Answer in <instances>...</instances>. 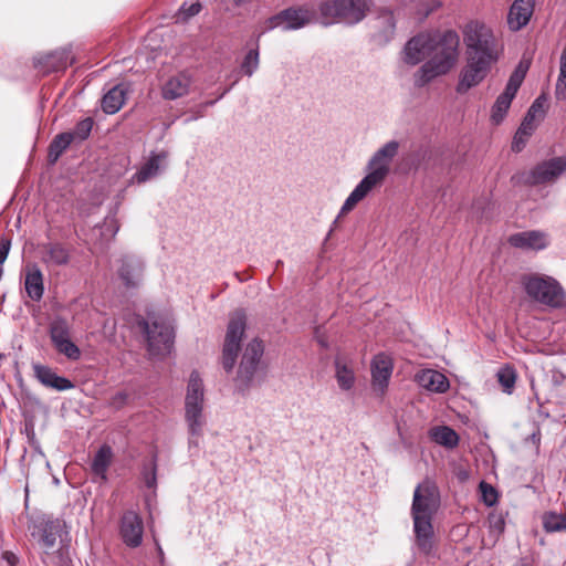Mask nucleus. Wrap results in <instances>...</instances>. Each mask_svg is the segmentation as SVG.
Masks as SVG:
<instances>
[{
    "label": "nucleus",
    "mask_w": 566,
    "mask_h": 566,
    "mask_svg": "<svg viewBox=\"0 0 566 566\" xmlns=\"http://www.w3.org/2000/svg\"><path fill=\"white\" fill-rule=\"evenodd\" d=\"M460 39L455 31L432 34L431 57L415 73V85L422 87L437 76L447 74L459 56Z\"/></svg>",
    "instance_id": "nucleus-1"
},
{
    "label": "nucleus",
    "mask_w": 566,
    "mask_h": 566,
    "mask_svg": "<svg viewBox=\"0 0 566 566\" xmlns=\"http://www.w3.org/2000/svg\"><path fill=\"white\" fill-rule=\"evenodd\" d=\"M460 39L455 31L432 34L431 57L415 73V85L422 87L437 76L447 74L459 56Z\"/></svg>",
    "instance_id": "nucleus-2"
},
{
    "label": "nucleus",
    "mask_w": 566,
    "mask_h": 566,
    "mask_svg": "<svg viewBox=\"0 0 566 566\" xmlns=\"http://www.w3.org/2000/svg\"><path fill=\"white\" fill-rule=\"evenodd\" d=\"M370 6L371 0H325L319 4L318 10L326 24L333 22L356 24L367 15Z\"/></svg>",
    "instance_id": "nucleus-3"
},
{
    "label": "nucleus",
    "mask_w": 566,
    "mask_h": 566,
    "mask_svg": "<svg viewBox=\"0 0 566 566\" xmlns=\"http://www.w3.org/2000/svg\"><path fill=\"white\" fill-rule=\"evenodd\" d=\"M468 56L497 60L496 39L492 30L479 21L469 22L463 30Z\"/></svg>",
    "instance_id": "nucleus-4"
},
{
    "label": "nucleus",
    "mask_w": 566,
    "mask_h": 566,
    "mask_svg": "<svg viewBox=\"0 0 566 566\" xmlns=\"http://www.w3.org/2000/svg\"><path fill=\"white\" fill-rule=\"evenodd\" d=\"M522 284L528 297L549 307H559L564 302L560 284L547 275L528 274L522 277Z\"/></svg>",
    "instance_id": "nucleus-5"
},
{
    "label": "nucleus",
    "mask_w": 566,
    "mask_h": 566,
    "mask_svg": "<svg viewBox=\"0 0 566 566\" xmlns=\"http://www.w3.org/2000/svg\"><path fill=\"white\" fill-rule=\"evenodd\" d=\"M203 384L198 371H192L189 378L185 399V418L189 432L192 436H201L205 426L203 416Z\"/></svg>",
    "instance_id": "nucleus-6"
},
{
    "label": "nucleus",
    "mask_w": 566,
    "mask_h": 566,
    "mask_svg": "<svg viewBox=\"0 0 566 566\" xmlns=\"http://www.w3.org/2000/svg\"><path fill=\"white\" fill-rule=\"evenodd\" d=\"M64 522L55 518L41 524L38 530V543L42 549L41 559L46 566H64L65 556L61 548L55 549L56 539L61 535Z\"/></svg>",
    "instance_id": "nucleus-7"
},
{
    "label": "nucleus",
    "mask_w": 566,
    "mask_h": 566,
    "mask_svg": "<svg viewBox=\"0 0 566 566\" xmlns=\"http://www.w3.org/2000/svg\"><path fill=\"white\" fill-rule=\"evenodd\" d=\"M245 326V313L241 310L235 311L230 316L222 349V366L227 373H230L235 365Z\"/></svg>",
    "instance_id": "nucleus-8"
},
{
    "label": "nucleus",
    "mask_w": 566,
    "mask_h": 566,
    "mask_svg": "<svg viewBox=\"0 0 566 566\" xmlns=\"http://www.w3.org/2000/svg\"><path fill=\"white\" fill-rule=\"evenodd\" d=\"M142 325L146 335L149 354L151 356L170 354L175 338L172 326L163 319H155L151 323L144 321Z\"/></svg>",
    "instance_id": "nucleus-9"
},
{
    "label": "nucleus",
    "mask_w": 566,
    "mask_h": 566,
    "mask_svg": "<svg viewBox=\"0 0 566 566\" xmlns=\"http://www.w3.org/2000/svg\"><path fill=\"white\" fill-rule=\"evenodd\" d=\"M566 170V157H555L536 165L530 171L522 172L518 180L527 186L552 182Z\"/></svg>",
    "instance_id": "nucleus-10"
},
{
    "label": "nucleus",
    "mask_w": 566,
    "mask_h": 566,
    "mask_svg": "<svg viewBox=\"0 0 566 566\" xmlns=\"http://www.w3.org/2000/svg\"><path fill=\"white\" fill-rule=\"evenodd\" d=\"M494 62L485 57L467 55V63L460 72L457 92L464 94L479 85L486 77Z\"/></svg>",
    "instance_id": "nucleus-11"
},
{
    "label": "nucleus",
    "mask_w": 566,
    "mask_h": 566,
    "mask_svg": "<svg viewBox=\"0 0 566 566\" xmlns=\"http://www.w3.org/2000/svg\"><path fill=\"white\" fill-rule=\"evenodd\" d=\"M439 505L436 484L426 479L416 488L411 505L412 516H433Z\"/></svg>",
    "instance_id": "nucleus-12"
},
{
    "label": "nucleus",
    "mask_w": 566,
    "mask_h": 566,
    "mask_svg": "<svg viewBox=\"0 0 566 566\" xmlns=\"http://www.w3.org/2000/svg\"><path fill=\"white\" fill-rule=\"evenodd\" d=\"M264 346L261 340L253 339L247 346L238 370V387L243 390L252 380L263 356Z\"/></svg>",
    "instance_id": "nucleus-13"
},
{
    "label": "nucleus",
    "mask_w": 566,
    "mask_h": 566,
    "mask_svg": "<svg viewBox=\"0 0 566 566\" xmlns=\"http://www.w3.org/2000/svg\"><path fill=\"white\" fill-rule=\"evenodd\" d=\"M399 144L396 140L388 142L380 149H378L371 157L368 164L369 174L365 177L376 186L380 185L389 172V165L392 158L397 155Z\"/></svg>",
    "instance_id": "nucleus-14"
},
{
    "label": "nucleus",
    "mask_w": 566,
    "mask_h": 566,
    "mask_svg": "<svg viewBox=\"0 0 566 566\" xmlns=\"http://www.w3.org/2000/svg\"><path fill=\"white\" fill-rule=\"evenodd\" d=\"M312 12L305 8H289L266 20V29L283 28L296 30L305 27L312 20Z\"/></svg>",
    "instance_id": "nucleus-15"
},
{
    "label": "nucleus",
    "mask_w": 566,
    "mask_h": 566,
    "mask_svg": "<svg viewBox=\"0 0 566 566\" xmlns=\"http://www.w3.org/2000/svg\"><path fill=\"white\" fill-rule=\"evenodd\" d=\"M371 389L376 396L382 397L388 388L389 380L394 370L392 358L385 354H377L370 363Z\"/></svg>",
    "instance_id": "nucleus-16"
},
{
    "label": "nucleus",
    "mask_w": 566,
    "mask_h": 566,
    "mask_svg": "<svg viewBox=\"0 0 566 566\" xmlns=\"http://www.w3.org/2000/svg\"><path fill=\"white\" fill-rule=\"evenodd\" d=\"M144 523L135 511H126L119 521V535L124 544L136 548L143 543Z\"/></svg>",
    "instance_id": "nucleus-17"
},
{
    "label": "nucleus",
    "mask_w": 566,
    "mask_h": 566,
    "mask_svg": "<svg viewBox=\"0 0 566 566\" xmlns=\"http://www.w3.org/2000/svg\"><path fill=\"white\" fill-rule=\"evenodd\" d=\"M432 33H420L411 38L403 49V61L409 65H417L431 54Z\"/></svg>",
    "instance_id": "nucleus-18"
},
{
    "label": "nucleus",
    "mask_w": 566,
    "mask_h": 566,
    "mask_svg": "<svg viewBox=\"0 0 566 566\" xmlns=\"http://www.w3.org/2000/svg\"><path fill=\"white\" fill-rule=\"evenodd\" d=\"M433 516H412L415 543L418 549L429 555L433 549L434 531L432 525Z\"/></svg>",
    "instance_id": "nucleus-19"
},
{
    "label": "nucleus",
    "mask_w": 566,
    "mask_h": 566,
    "mask_svg": "<svg viewBox=\"0 0 566 566\" xmlns=\"http://www.w3.org/2000/svg\"><path fill=\"white\" fill-rule=\"evenodd\" d=\"M73 62L74 57L71 55V52L66 49H61L35 59L34 65L43 73H51L64 71Z\"/></svg>",
    "instance_id": "nucleus-20"
},
{
    "label": "nucleus",
    "mask_w": 566,
    "mask_h": 566,
    "mask_svg": "<svg viewBox=\"0 0 566 566\" xmlns=\"http://www.w3.org/2000/svg\"><path fill=\"white\" fill-rule=\"evenodd\" d=\"M34 377L38 381L46 388L56 391H65L74 388V384L66 377L59 376L51 367L33 364Z\"/></svg>",
    "instance_id": "nucleus-21"
},
{
    "label": "nucleus",
    "mask_w": 566,
    "mask_h": 566,
    "mask_svg": "<svg viewBox=\"0 0 566 566\" xmlns=\"http://www.w3.org/2000/svg\"><path fill=\"white\" fill-rule=\"evenodd\" d=\"M118 276L126 289L139 287L144 277V263L135 258L123 259L118 269Z\"/></svg>",
    "instance_id": "nucleus-22"
},
{
    "label": "nucleus",
    "mask_w": 566,
    "mask_h": 566,
    "mask_svg": "<svg viewBox=\"0 0 566 566\" xmlns=\"http://www.w3.org/2000/svg\"><path fill=\"white\" fill-rule=\"evenodd\" d=\"M510 245L522 250H543L547 247L546 233L537 230L517 232L509 237Z\"/></svg>",
    "instance_id": "nucleus-23"
},
{
    "label": "nucleus",
    "mask_w": 566,
    "mask_h": 566,
    "mask_svg": "<svg viewBox=\"0 0 566 566\" xmlns=\"http://www.w3.org/2000/svg\"><path fill=\"white\" fill-rule=\"evenodd\" d=\"M534 12V0H515L507 14V25L512 31H518L531 20Z\"/></svg>",
    "instance_id": "nucleus-24"
},
{
    "label": "nucleus",
    "mask_w": 566,
    "mask_h": 566,
    "mask_svg": "<svg viewBox=\"0 0 566 566\" xmlns=\"http://www.w3.org/2000/svg\"><path fill=\"white\" fill-rule=\"evenodd\" d=\"M192 78L186 72H179L170 76L161 87L164 99L174 101L184 97L189 93Z\"/></svg>",
    "instance_id": "nucleus-25"
},
{
    "label": "nucleus",
    "mask_w": 566,
    "mask_h": 566,
    "mask_svg": "<svg viewBox=\"0 0 566 566\" xmlns=\"http://www.w3.org/2000/svg\"><path fill=\"white\" fill-rule=\"evenodd\" d=\"M70 249L61 242H48L41 245V261L46 266H64L70 263Z\"/></svg>",
    "instance_id": "nucleus-26"
},
{
    "label": "nucleus",
    "mask_w": 566,
    "mask_h": 566,
    "mask_svg": "<svg viewBox=\"0 0 566 566\" xmlns=\"http://www.w3.org/2000/svg\"><path fill=\"white\" fill-rule=\"evenodd\" d=\"M417 384L423 389L432 392L443 394L450 388L449 379L434 369H422L415 376Z\"/></svg>",
    "instance_id": "nucleus-27"
},
{
    "label": "nucleus",
    "mask_w": 566,
    "mask_h": 566,
    "mask_svg": "<svg viewBox=\"0 0 566 566\" xmlns=\"http://www.w3.org/2000/svg\"><path fill=\"white\" fill-rule=\"evenodd\" d=\"M24 289L27 295L34 302L42 300L44 294V277L38 264H28L24 269Z\"/></svg>",
    "instance_id": "nucleus-28"
},
{
    "label": "nucleus",
    "mask_w": 566,
    "mask_h": 566,
    "mask_svg": "<svg viewBox=\"0 0 566 566\" xmlns=\"http://www.w3.org/2000/svg\"><path fill=\"white\" fill-rule=\"evenodd\" d=\"M128 93L126 84L120 83L113 86L102 98V109L106 114L117 113L125 104Z\"/></svg>",
    "instance_id": "nucleus-29"
},
{
    "label": "nucleus",
    "mask_w": 566,
    "mask_h": 566,
    "mask_svg": "<svg viewBox=\"0 0 566 566\" xmlns=\"http://www.w3.org/2000/svg\"><path fill=\"white\" fill-rule=\"evenodd\" d=\"M113 460V451L108 444H103L94 455L91 463L93 474L98 476L102 481L107 480V470Z\"/></svg>",
    "instance_id": "nucleus-30"
},
{
    "label": "nucleus",
    "mask_w": 566,
    "mask_h": 566,
    "mask_svg": "<svg viewBox=\"0 0 566 566\" xmlns=\"http://www.w3.org/2000/svg\"><path fill=\"white\" fill-rule=\"evenodd\" d=\"M516 93L517 91L506 85L504 92L497 96L491 114V119L494 124H500L504 119Z\"/></svg>",
    "instance_id": "nucleus-31"
},
{
    "label": "nucleus",
    "mask_w": 566,
    "mask_h": 566,
    "mask_svg": "<svg viewBox=\"0 0 566 566\" xmlns=\"http://www.w3.org/2000/svg\"><path fill=\"white\" fill-rule=\"evenodd\" d=\"M369 179H371V177H364V179L352 191L340 209L342 214H346L352 211L354 207L363 200L374 187H376V185Z\"/></svg>",
    "instance_id": "nucleus-32"
},
{
    "label": "nucleus",
    "mask_w": 566,
    "mask_h": 566,
    "mask_svg": "<svg viewBox=\"0 0 566 566\" xmlns=\"http://www.w3.org/2000/svg\"><path fill=\"white\" fill-rule=\"evenodd\" d=\"M166 157L165 154L151 155L147 163L133 176L132 181L144 184L155 177L160 168V161Z\"/></svg>",
    "instance_id": "nucleus-33"
},
{
    "label": "nucleus",
    "mask_w": 566,
    "mask_h": 566,
    "mask_svg": "<svg viewBox=\"0 0 566 566\" xmlns=\"http://www.w3.org/2000/svg\"><path fill=\"white\" fill-rule=\"evenodd\" d=\"M430 438L438 444L453 449L459 444L458 433L448 426L434 427L430 430Z\"/></svg>",
    "instance_id": "nucleus-34"
},
{
    "label": "nucleus",
    "mask_w": 566,
    "mask_h": 566,
    "mask_svg": "<svg viewBox=\"0 0 566 566\" xmlns=\"http://www.w3.org/2000/svg\"><path fill=\"white\" fill-rule=\"evenodd\" d=\"M49 336L52 346L72 337L71 325L62 316L54 317L49 324Z\"/></svg>",
    "instance_id": "nucleus-35"
},
{
    "label": "nucleus",
    "mask_w": 566,
    "mask_h": 566,
    "mask_svg": "<svg viewBox=\"0 0 566 566\" xmlns=\"http://www.w3.org/2000/svg\"><path fill=\"white\" fill-rule=\"evenodd\" d=\"M74 140V135L70 132L61 133L56 135L49 146L48 159L51 164L57 161L61 155L67 149V147Z\"/></svg>",
    "instance_id": "nucleus-36"
},
{
    "label": "nucleus",
    "mask_w": 566,
    "mask_h": 566,
    "mask_svg": "<svg viewBox=\"0 0 566 566\" xmlns=\"http://www.w3.org/2000/svg\"><path fill=\"white\" fill-rule=\"evenodd\" d=\"M336 367V380L340 389L349 390L354 387L355 384V374L354 370L348 367L346 364H343L339 359L335 360Z\"/></svg>",
    "instance_id": "nucleus-37"
},
{
    "label": "nucleus",
    "mask_w": 566,
    "mask_h": 566,
    "mask_svg": "<svg viewBox=\"0 0 566 566\" xmlns=\"http://www.w3.org/2000/svg\"><path fill=\"white\" fill-rule=\"evenodd\" d=\"M543 527L547 533L566 531V513L547 512L543 515Z\"/></svg>",
    "instance_id": "nucleus-38"
},
{
    "label": "nucleus",
    "mask_w": 566,
    "mask_h": 566,
    "mask_svg": "<svg viewBox=\"0 0 566 566\" xmlns=\"http://www.w3.org/2000/svg\"><path fill=\"white\" fill-rule=\"evenodd\" d=\"M202 9V6L199 0H186L175 18L177 22H187L192 17L197 15Z\"/></svg>",
    "instance_id": "nucleus-39"
},
{
    "label": "nucleus",
    "mask_w": 566,
    "mask_h": 566,
    "mask_svg": "<svg viewBox=\"0 0 566 566\" xmlns=\"http://www.w3.org/2000/svg\"><path fill=\"white\" fill-rule=\"evenodd\" d=\"M496 376L503 391L511 394L517 378L515 369L511 366H505L497 371Z\"/></svg>",
    "instance_id": "nucleus-40"
},
{
    "label": "nucleus",
    "mask_w": 566,
    "mask_h": 566,
    "mask_svg": "<svg viewBox=\"0 0 566 566\" xmlns=\"http://www.w3.org/2000/svg\"><path fill=\"white\" fill-rule=\"evenodd\" d=\"M53 347L59 354L65 356L70 360L75 361L81 358V349L72 340V337L53 345Z\"/></svg>",
    "instance_id": "nucleus-41"
},
{
    "label": "nucleus",
    "mask_w": 566,
    "mask_h": 566,
    "mask_svg": "<svg viewBox=\"0 0 566 566\" xmlns=\"http://www.w3.org/2000/svg\"><path fill=\"white\" fill-rule=\"evenodd\" d=\"M534 130L535 129L532 126H526L523 123H521L512 142V150L515 153H520L524 148L525 144L527 143L528 138L532 136Z\"/></svg>",
    "instance_id": "nucleus-42"
},
{
    "label": "nucleus",
    "mask_w": 566,
    "mask_h": 566,
    "mask_svg": "<svg viewBox=\"0 0 566 566\" xmlns=\"http://www.w3.org/2000/svg\"><path fill=\"white\" fill-rule=\"evenodd\" d=\"M93 125H94L93 119L91 117H86V118L80 120L76 124L74 130L70 132V133L74 135V140L77 139L80 142H83L88 138V136L92 132Z\"/></svg>",
    "instance_id": "nucleus-43"
},
{
    "label": "nucleus",
    "mask_w": 566,
    "mask_h": 566,
    "mask_svg": "<svg viewBox=\"0 0 566 566\" xmlns=\"http://www.w3.org/2000/svg\"><path fill=\"white\" fill-rule=\"evenodd\" d=\"M259 66V51L258 49L250 50L243 59L241 69L243 73L251 76Z\"/></svg>",
    "instance_id": "nucleus-44"
},
{
    "label": "nucleus",
    "mask_w": 566,
    "mask_h": 566,
    "mask_svg": "<svg viewBox=\"0 0 566 566\" xmlns=\"http://www.w3.org/2000/svg\"><path fill=\"white\" fill-rule=\"evenodd\" d=\"M528 70V65L524 62H520V64L516 66L515 71L511 74L507 86L512 87L515 91H518L520 86L522 85L526 72Z\"/></svg>",
    "instance_id": "nucleus-45"
},
{
    "label": "nucleus",
    "mask_w": 566,
    "mask_h": 566,
    "mask_svg": "<svg viewBox=\"0 0 566 566\" xmlns=\"http://www.w3.org/2000/svg\"><path fill=\"white\" fill-rule=\"evenodd\" d=\"M480 490H481V493H482V499H483V502L488 505V506H492L496 503L497 501V492L496 490L488 484L486 482L482 481L480 483Z\"/></svg>",
    "instance_id": "nucleus-46"
},
{
    "label": "nucleus",
    "mask_w": 566,
    "mask_h": 566,
    "mask_svg": "<svg viewBox=\"0 0 566 566\" xmlns=\"http://www.w3.org/2000/svg\"><path fill=\"white\" fill-rule=\"evenodd\" d=\"M555 97L558 101L566 99V77H563L562 74L558 75L556 85H555Z\"/></svg>",
    "instance_id": "nucleus-47"
},
{
    "label": "nucleus",
    "mask_w": 566,
    "mask_h": 566,
    "mask_svg": "<svg viewBox=\"0 0 566 566\" xmlns=\"http://www.w3.org/2000/svg\"><path fill=\"white\" fill-rule=\"evenodd\" d=\"M10 248H11V240L6 237H1V239H0V265H2L4 263V261L7 260Z\"/></svg>",
    "instance_id": "nucleus-48"
},
{
    "label": "nucleus",
    "mask_w": 566,
    "mask_h": 566,
    "mask_svg": "<svg viewBox=\"0 0 566 566\" xmlns=\"http://www.w3.org/2000/svg\"><path fill=\"white\" fill-rule=\"evenodd\" d=\"M537 115L538 114H536L535 112H532V109L528 108L522 123L526 126H532L535 129L536 128L535 120H536Z\"/></svg>",
    "instance_id": "nucleus-49"
},
{
    "label": "nucleus",
    "mask_w": 566,
    "mask_h": 566,
    "mask_svg": "<svg viewBox=\"0 0 566 566\" xmlns=\"http://www.w3.org/2000/svg\"><path fill=\"white\" fill-rule=\"evenodd\" d=\"M537 115L538 114H536L535 112H532V109L528 108L522 123L526 126H532L535 129L536 128L535 120H536Z\"/></svg>",
    "instance_id": "nucleus-50"
},
{
    "label": "nucleus",
    "mask_w": 566,
    "mask_h": 566,
    "mask_svg": "<svg viewBox=\"0 0 566 566\" xmlns=\"http://www.w3.org/2000/svg\"><path fill=\"white\" fill-rule=\"evenodd\" d=\"M2 558L8 563L9 566H17L19 562L17 555L9 551L3 552Z\"/></svg>",
    "instance_id": "nucleus-51"
},
{
    "label": "nucleus",
    "mask_w": 566,
    "mask_h": 566,
    "mask_svg": "<svg viewBox=\"0 0 566 566\" xmlns=\"http://www.w3.org/2000/svg\"><path fill=\"white\" fill-rule=\"evenodd\" d=\"M530 109H532V112H535L536 114L542 115L544 113V102L542 101V98H536L531 105Z\"/></svg>",
    "instance_id": "nucleus-52"
},
{
    "label": "nucleus",
    "mask_w": 566,
    "mask_h": 566,
    "mask_svg": "<svg viewBox=\"0 0 566 566\" xmlns=\"http://www.w3.org/2000/svg\"><path fill=\"white\" fill-rule=\"evenodd\" d=\"M490 523H491V527H494L500 533H502L504 531V521L502 517H500V516L492 517V518H490Z\"/></svg>",
    "instance_id": "nucleus-53"
},
{
    "label": "nucleus",
    "mask_w": 566,
    "mask_h": 566,
    "mask_svg": "<svg viewBox=\"0 0 566 566\" xmlns=\"http://www.w3.org/2000/svg\"><path fill=\"white\" fill-rule=\"evenodd\" d=\"M559 74H562L563 77H566V43L560 54Z\"/></svg>",
    "instance_id": "nucleus-54"
},
{
    "label": "nucleus",
    "mask_w": 566,
    "mask_h": 566,
    "mask_svg": "<svg viewBox=\"0 0 566 566\" xmlns=\"http://www.w3.org/2000/svg\"><path fill=\"white\" fill-rule=\"evenodd\" d=\"M237 6H242L249 3L251 0H233Z\"/></svg>",
    "instance_id": "nucleus-55"
},
{
    "label": "nucleus",
    "mask_w": 566,
    "mask_h": 566,
    "mask_svg": "<svg viewBox=\"0 0 566 566\" xmlns=\"http://www.w3.org/2000/svg\"><path fill=\"white\" fill-rule=\"evenodd\" d=\"M440 7V3L437 2V1H433V6L431 7L430 11H432L433 9Z\"/></svg>",
    "instance_id": "nucleus-56"
},
{
    "label": "nucleus",
    "mask_w": 566,
    "mask_h": 566,
    "mask_svg": "<svg viewBox=\"0 0 566 566\" xmlns=\"http://www.w3.org/2000/svg\"><path fill=\"white\" fill-rule=\"evenodd\" d=\"M319 344L322 345V347H327V344L324 339H319Z\"/></svg>",
    "instance_id": "nucleus-57"
}]
</instances>
